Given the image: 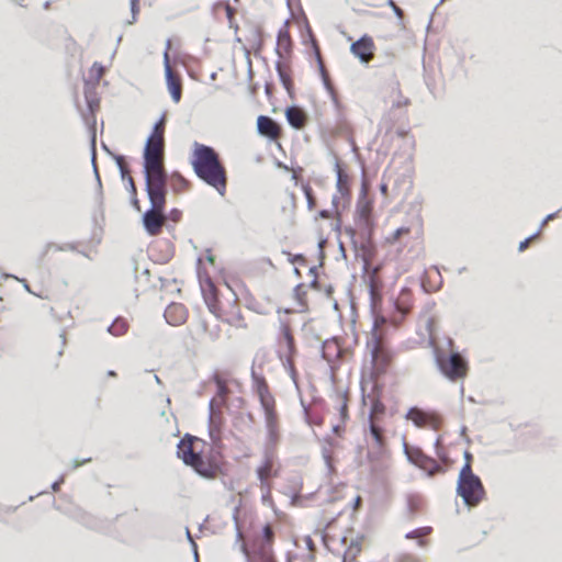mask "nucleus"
<instances>
[{
    "label": "nucleus",
    "mask_w": 562,
    "mask_h": 562,
    "mask_svg": "<svg viewBox=\"0 0 562 562\" xmlns=\"http://www.w3.org/2000/svg\"><path fill=\"white\" fill-rule=\"evenodd\" d=\"M285 117L289 125L296 130L302 128L307 120L305 112L296 105H291L285 110Z\"/></svg>",
    "instance_id": "14"
},
{
    "label": "nucleus",
    "mask_w": 562,
    "mask_h": 562,
    "mask_svg": "<svg viewBox=\"0 0 562 562\" xmlns=\"http://www.w3.org/2000/svg\"><path fill=\"white\" fill-rule=\"evenodd\" d=\"M286 26H288V21H285L283 27H281L279 30L278 36H277L276 53L279 56V58H283L284 54L290 53L291 47H292L291 37H290Z\"/></svg>",
    "instance_id": "13"
},
{
    "label": "nucleus",
    "mask_w": 562,
    "mask_h": 562,
    "mask_svg": "<svg viewBox=\"0 0 562 562\" xmlns=\"http://www.w3.org/2000/svg\"><path fill=\"white\" fill-rule=\"evenodd\" d=\"M374 43L371 36L364 34L350 45V52L362 64H368L373 58Z\"/></svg>",
    "instance_id": "7"
},
{
    "label": "nucleus",
    "mask_w": 562,
    "mask_h": 562,
    "mask_svg": "<svg viewBox=\"0 0 562 562\" xmlns=\"http://www.w3.org/2000/svg\"><path fill=\"white\" fill-rule=\"evenodd\" d=\"M407 104H408V99H404V100H397L396 102H394L393 106L401 108V106L407 105Z\"/></svg>",
    "instance_id": "55"
},
{
    "label": "nucleus",
    "mask_w": 562,
    "mask_h": 562,
    "mask_svg": "<svg viewBox=\"0 0 562 562\" xmlns=\"http://www.w3.org/2000/svg\"><path fill=\"white\" fill-rule=\"evenodd\" d=\"M457 494L469 507L476 506L485 495L481 479L473 473L471 464L469 463H464L460 470Z\"/></svg>",
    "instance_id": "4"
},
{
    "label": "nucleus",
    "mask_w": 562,
    "mask_h": 562,
    "mask_svg": "<svg viewBox=\"0 0 562 562\" xmlns=\"http://www.w3.org/2000/svg\"><path fill=\"white\" fill-rule=\"evenodd\" d=\"M166 113H162L159 120L154 124L151 133L149 135H162L165 136V125H166Z\"/></svg>",
    "instance_id": "28"
},
{
    "label": "nucleus",
    "mask_w": 562,
    "mask_h": 562,
    "mask_svg": "<svg viewBox=\"0 0 562 562\" xmlns=\"http://www.w3.org/2000/svg\"><path fill=\"white\" fill-rule=\"evenodd\" d=\"M293 294L295 296V299L299 301L300 305H304V303L302 302V297L303 295L305 294V291H304V285L303 284H297L294 290H293Z\"/></svg>",
    "instance_id": "35"
},
{
    "label": "nucleus",
    "mask_w": 562,
    "mask_h": 562,
    "mask_svg": "<svg viewBox=\"0 0 562 562\" xmlns=\"http://www.w3.org/2000/svg\"><path fill=\"white\" fill-rule=\"evenodd\" d=\"M281 330H282V335L286 341V346H288V350H289V353L290 356L294 352L295 348H294V338L291 334V330L290 328L286 326V325H282L281 326Z\"/></svg>",
    "instance_id": "27"
},
{
    "label": "nucleus",
    "mask_w": 562,
    "mask_h": 562,
    "mask_svg": "<svg viewBox=\"0 0 562 562\" xmlns=\"http://www.w3.org/2000/svg\"><path fill=\"white\" fill-rule=\"evenodd\" d=\"M380 191L382 194L386 195L387 193V184L386 183H381L380 184Z\"/></svg>",
    "instance_id": "62"
},
{
    "label": "nucleus",
    "mask_w": 562,
    "mask_h": 562,
    "mask_svg": "<svg viewBox=\"0 0 562 562\" xmlns=\"http://www.w3.org/2000/svg\"><path fill=\"white\" fill-rule=\"evenodd\" d=\"M325 89L330 93L333 98H335V90L329 80V77L322 78Z\"/></svg>",
    "instance_id": "40"
},
{
    "label": "nucleus",
    "mask_w": 562,
    "mask_h": 562,
    "mask_svg": "<svg viewBox=\"0 0 562 562\" xmlns=\"http://www.w3.org/2000/svg\"><path fill=\"white\" fill-rule=\"evenodd\" d=\"M319 216L323 217V218H328L329 217V211L327 210H322L319 212Z\"/></svg>",
    "instance_id": "64"
},
{
    "label": "nucleus",
    "mask_w": 562,
    "mask_h": 562,
    "mask_svg": "<svg viewBox=\"0 0 562 562\" xmlns=\"http://www.w3.org/2000/svg\"><path fill=\"white\" fill-rule=\"evenodd\" d=\"M186 533H187V539L189 540V542H190V543L193 546V548H194V555H195V560H198L196 544H195V542L193 541V538H192V536H191V533H190V531H189V529H188V528L186 529Z\"/></svg>",
    "instance_id": "51"
},
{
    "label": "nucleus",
    "mask_w": 562,
    "mask_h": 562,
    "mask_svg": "<svg viewBox=\"0 0 562 562\" xmlns=\"http://www.w3.org/2000/svg\"><path fill=\"white\" fill-rule=\"evenodd\" d=\"M251 379L254 383V387L256 389L261 405L270 404L272 401V397L269 393L268 384L265 380V378L260 374H258L255 369H251Z\"/></svg>",
    "instance_id": "12"
},
{
    "label": "nucleus",
    "mask_w": 562,
    "mask_h": 562,
    "mask_svg": "<svg viewBox=\"0 0 562 562\" xmlns=\"http://www.w3.org/2000/svg\"><path fill=\"white\" fill-rule=\"evenodd\" d=\"M370 434L372 436V438L374 439L375 443L379 446V447H382L383 443H384V439H383V436H382V431L381 429L375 426L373 423L370 424Z\"/></svg>",
    "instance_id": "30"
},
{
    "label": "nucleus",
    "mask_w": 562,
    "mask_h": 562,
    "mask_svg": "<svg viewBox=\"0 0 562 562\" xmlns=\"http://www.w3.org/2000/svg\"><path fill=\"white\" fill-rule=\"evenodd\" d=\"M272 469V460L271 457L266 454L263 463L257 468V477L259 479L261 485L263 486L267 482V477L271 474Z\"/></svg>",
    "instance_id": "22"
},
{
    "label": "nucleus",
    "mask_w": 562,
    "mask_h": 562,
    "mask_svg": "<svg viewBox=\"0 0 562 562\" xmlns=\"http://www.w3.org/2000/svg\"><path fill=\"white\" fill-rule=\"evenodd\" d=\"M130 328V323L126 318L122 316H117L111 325L108 326V334H111L115 337L123 336L127 333Z\"/></svg>",
    "instance_id": "17"
},
{
    "label": "nucleus",
    "mask_w": 562,
    "mask_h": 562,
    "mask_svg": "<svg viewBox=\"0 0 562 562\" xmlns=\"http://www.w3.org/2000/svg\"><path fill=\"white\" fill-rule=\"evenodd\" d=\"M358 214L361 220H363L366 223L369 221V215L371 212V207L369 203L359 204L357 207Z\"/></svg>",
    "instance_id": "31"
},
{
    "label": "nucleus",
    "mask_w": 562,
    "mask_h": 562,
    "mask_svg": "<svg viewBox=\"0 0 562 562\" xmlns=\"http://www.w3.org/2000/svg\"><path fill=\"white\" fill-rule=\"evenodd\" d=\"M305 543L310 551H313L315 549V544L310 536L305 537Z\"/></svg>",
    "instance_id": "53"
},
{
    "label": "nucleus",
    "mask_w": 562,
    "mask_h": 562,
    "mask_svg": "<svg viewBox=\"0 0 562 562\" xmlns=\"http://www.w3.org/2000/svg\"><path fill=\"white\" fill-rule=\"evenodd\" d=\"M132 204L133 206L137 210V211H140V207H139V202L136 198V194L135 195H132Z\"/></svg>",
    "instance_id": "57"
},
{
    "label": "nucleus",
    "mask_w": 562,
    "mask_h": 562,
    "mask_svg": "<svg viewBox=\"0 0 562 562\" xmlns=\"http://www.w3.org/2000/svg\"><path fill=\"white\" fill-rule=\"evenodd\" d=\"M276 70L278 72L279 79H280L282 86L284 87V89L288 91L289 94H292V90H293L292 79H291L290 75L286 74V71L284 70L283 65L280 60H278L276 63Z\"/></svg>",
    "instance_id": "21"
},
{
    "label": "nucleus",
    "mask_w": 562,
    "mask_h": 562,
    "mask_svg": "<svg viewBox=\"0 0 562 562\" xmlns=\"http://www.w3.org/2000/svg\"><path fill=\"white\" fill-rule=\"evenodd\" d=\"M103 67L102 65L94 64L90 69V76L89 79L86 81V100L88 103V108L90 112L93 114L95 111L100 110V100L97 99L92 94V89L95 87V85L99 82L103 75Z\"/></svg>",
    "instance_id": "6"
},
{
    "label": "nucleus",
    "mask_w": 562,
    "mask_h": 562,
    "mask_svg": "<svg viewBox=\"0 0 562 562\" xmlns=\"http://www.w3.org/2000/svg\"><path fill=\"white\" fill-rule=\"evenodd\" d=\"M430 530H431V528H429V527L417 528L412 531H408L405 535V538L406 539H418V544L420 547H424L426 542H425V540H423V537L427 536L430 532Z\"/></svg>",
    "instance_id": "25"
},
{
    "label": "nucleus",
    "mask_w": 562,
    "mask_h": 562,
    "mask_svg": "<svg viewBox=\"0 0 562 562\" xmlns=\"http://www.w3.org/2000/svg\"><path fill=\"white\" fill-rule=\"evenodd\" d=\"M133 272H134L135 279L138 280L139 279V276H138V265H137V261H135V260L133 262Z\"/></svg>",
    "instance_id": "58"
},
{
    "label": "nucleus",
    "mask_w": 562,
    "mask_h": 562,
    "mask_svg": "<svg viewBox=\"0 0 562 562\" xmlns=\"http://www.w3.org/2000/svg\"><path fill=\"white\" fill-rule=\"evenodd\" d=\"M405 418L412 420L414 425L419 428L430 426L437 429L439 427V419L434 413L425 412L416 406L408 409Z\"/></svg>",
    "instance_id": "8"
},
{
    "label": "nucleus",
    "mask_w": 562,
    "mask_h": 562,
    "mask_svg": "<svg viewBox=\"0 0 562 562\" xmlns=\"http://www.w3.org/2000/svg\"><path fill=\"white\" fill-rule=\"evenodd\" d=\"M386 4L393 10L394 14L398 19L403 18V14H404L403 10L393 0H387Z\"/></svg>",
    "instance_id": "37"
},
{
    "label": "nucleus",
    "mask_w": 562,
    "mask_h": 562,
    "mask_svg": "<svg viewBox=\"0 0 562 562\" xmlns=\"http://www.w3.org/2000/svg\"><path fill=\"white\" fill-rule=\"evenodd\" d=\"M376 272H378V268H373L372 272H371V274L369 277V291H370V293L373 292L374 279H375Z\"/></svg>",
    "instance_id": "45"
},
{
    "label": "nucleus",
    "mask_w": 562,
    "mask_h": 562,
    "mask_svg": "<svg viewBox=\"0 0 562 562\" xmlns=\"http://www.w3.org/2000/svg\"><path fill=\"white\" fill-rule=\"evenodd\" d=\"M435 361L439 371L451 381L462 379L467 374L468 362L458 351L446 355L443 351L435 349Z\"/></svg>",
    "instance_id": "5"
},
{
    "label": "nucleus",
    "mask_w": 562,
    "mask_h": 562,
    "mask_svg": "<svg viewBox=\"0 0 562 562\" xmlns=\"http://www.w3.org/2000/svg\"><path fill=\"white\" fill-rule=\"evenodd\" d=\"M127 182V190L132 193V195L136 194V187L132 177L125 180Z\"/></svg>",
    "instance_id": "47"
},
{
    "label": "nucleus",
    "mask_w": 562,
    "mask_h": 562,
    "mask_svg": "<svg viewBox=\"0 0 562 562\" xmlns=\"http://www.w3.org/2000/svg\"><path fill=\"white\" fill-rule=\"evenodd\" d=\"M209 436L214 448L221 447V428L215 426H209Z\"/></svg>",
    "instance_id": "29"
},
{
    "label": "nucleus",
    "mask_w": 562,
    "mask_h": 562,
    "mask_svg": "<svg viewBox=\"0 0 562 562\" xmlns=\"http://www.w3.org/2000/svg\"><path fill=\"white\" fill-rule=\"evenodd\" d=\"M273 529L270 525L262 528V542L260 546V555L271 554V544L273 541Z\"/></svg>",
    "instance_id": "19"
},
{
    "label": "nucleus",
    "mask_w": 562,
    "mask_h": 562,
    "mask_svg": "<svg viewBox=\"0 0 562 562\" xmlns=\"http://www.w3.org/2000/svg\"><path fill=\"white\" fill-rule=\"evenodd\" d=\"M384 405L381 401L374 400L371 405L370 409V418H372L373 415H380L384 413Z\"/></svg>",
    "instance_id": "32"
},
{
    "label": "nucleus",
    "mask_w": 562,
    "mask_h": 562,
    "mask_svg": "<svg viewBox=\"0 0 562 562\" xmlns=\"http://www.w3.org/2000/svg\"><path fill=\"white\" fill-rule=\"evenodd\" d=\"M181 212L177 209H173L170 214L167 216L171 218L172 221L177 222L180 218Z\"/></svg>",
    "instance_id": "52"
},
{
    "label": "nucleus",
    "mask_w": 562,
    "mask_h": 562,
    "mask_svg": "<svg viewBox=\"0 0 562 562\" xmlns=\"http://www.w3.org/2000/svg\"><path fill=\"white\" fill-rule=\"evenodd\" d=\"M326 244V239H321L317 244V247H318V256H319V266H323V261H324V258H325V254H324V245Z\"/></svg>",
    "instance_id": "42"
},
{
    "label": "nucleus",
    "mask_w": 562,
    "mask_h": 562,
    "mask_svg": "<svg viewBox=\"0 0 562 562\" xmlns=\"http://www.w3.org/2000/svg\"><path fill=\"white\" fill-rule=\"evenodd\" d=\"M164 68H165V78L168 90L172 100L178 103L182 95V87L180 79H177L173 76V72L170 67L169 53L164 52Z\"/></svg>",
    "instance_id": "9"
},
{
    "label": "nucleus",
    "mask_w": 562,
    "mask_h": 562,
    "mask_svg": "<svg viewBox=\"0 0 562 562\" xmlns=\"http://www.w3.org/2000/svg\"><path fill=\"white\" fill-rule=\"evenodd\" d=\"M539 232L540 231L536 232L535 234L530 235L529 237H527L522 241H520L519 246H518V250L524 251L528 247L530 240H532L533 238H536L538 236Z\"/></svg>",
    "instance_id": "38"
},
{
    "label": "nucleus",
    "mask_w": 562,
    "mask_h": 562,
    "mask_svg": "<svg viewBox=\"0 0 562 562\" xmlns=\"http://www.w3.org/2000/svg\"><path fill=\"white\" fill-rule=\"evenodd\" d=\"M183 314V307L181 305L171 304L165 312V318L171 325H179L184 322Z\"/></svg>",
    "instance_id": "16"
},
{
    "label": "nucleus",
    "mask_w": 562,
    "mask_h": 562,
    "mask_svg": "<svg viewBox=\"0 0 562 562\" xmlns=\"http://www.w3.org/2000/svg\"><path fill=\"white\" fill-rule=\"evenodd\" d=\"M317 64H318V69H319L321 77L322 78L328 77L327 70H326L324 64L322 63L319 56H317Z\"/></svg>",
    "instance_id": "46"
},
{
    "label": "nucleus",
    "mask_w": 562,
    "mask_h": 562,
    "mask_svg": "<svg viewBox=\"0 0 562 562\" xmlns=\"http://www.w3.org/2000/svg\"><path fill=\"white\" fill-rule=\"evenodd\" d=\"M360 551H361L360 541L358 539L351 540L348 549L345 552L342 562H348L349 560L350 561L356 560V558L360 553Z\"/></svg>",
    "instance_id": "24"
},
{
    "label": "nucleus",
    "mask_w": 562,
    "mask_h": 562,
    "mask_svg": "<svg viewBox=\"0 0 562 562\" xmlns=\"http://www.w3.org/2000/svg\"><path fill=\"white\" fill-rule=\"evenodd\" d=\"M165 136L149 135L143 150V173L145 182L168 183L164 167Z\"/></svg>",
    "instance_id": "2"
},
{
    "label": "nucleus",
    "mask_w": 562,
    "mask_h": 562,
    "mask_svg": "<svg viewBox=\"0 0 562 562\" xmlns=\"http://www.w3.org/2000/svg\"><path fill=\"white\" fill-rule=\"evenodd\" d=\"M323 457H324V460H325V463H326L327 468H328L329 470H331V461H330V457H329V454L327 453V451H326V450H324V451H323Z\"/></svg>",
    "instance_id": "54"
},
{
    "label": "nucleus",
    "mask_w": 562,
    "mask_h": 562,
    "mask_svg": "<svg viewBox=\"0 0 562 562\" xmlns=\"http://www.w3.org/2000/svg\"><path fill=\"white\" fill-rule=\"evenodd\" d=\"M119 171H120V175H121V178H122L123 181H125L126 179H128V177H131L130 176V169H128L127 165L124 166V167H121L119 169Z\"/></svg>",
    "instance_id": "48"
},
{
    "label": "nucleus",
    "mask_w": 562,
    "mask_h": 562,
    "mask_svg": "<svg viewBox=\"0 0 562 562\" xmlns=\"http://www.w3.org/2000/svg\"><path fill=\"white\" fill-rule=\"evenodd\" d=\"M260 562H274L271 554L260 555Z\"/></svg>",
    "instance_id": "56"
},
{
    "label": "nucleus",
    "mask_w": 562,
    "mask_h": 562,
    "mask_svg": "<svg viewBox=\"0 0 562 562\" xmlns=\"http://www.w3.org/2000/svg\"><path fill=\"white\" fill-rule=\"evenodd\" d=\"M192 463L193 464H190V467H192L200 476L205 479H213L218 470L216 464L204 461L201 454Z\"/></svg>",
    "instance_id": "15"
},
{
    "label": "nucleus",
    "mask_w": 562,
    "mask_h": 562,
    "mask_svg": "<svg viewBox=\"0 0 562 562\" xmlns=\"http://www.w3.org/2000/svg\"><path fill=\"white\" fill-rule=\"evenodd\" d=\"M267 432H268L269 443L274 446L278 442V440H279L278 427L277 428H272V429H267Z\"/></svg>",
    "instance_id": "36"
},
{
    "label": "nucleus",
    "mask_w": 562,
    "mask_h": 562,
    "mask_svg": "<svg viewBox=\"0 0 562 562\" xmlns=\"http://www.w3.org/2000/svg\"><path fill=\"white\" fill-rule=\"evenodd\" d=\"M339 414L342 422H345L348 418V407H347V397L344 395V402L339 407Z\"/></svg>",
    "instance_id": "39"
},
{
    "label": "nucleus",
    "mask_w": 562,
    "mask_h": 562,
    "mask_svg": "<svg viewBox=\"0 0 562 562\" xmlns=\"http://www.w3.org/2000/svg\"><path fill=\"white\" fill-rule=\"evenodd\" d=\"M310 274H312L314 278H317V267L313 266L310 268Z\"/></svg>",
    "instance_id": "63"
},
{
    "label": "nucleus",
    "mask_w": 562,
    "mask_h": 562,
    "mask_svg": "<svg viewBox=\"0 0 562 562\" xmlns=\"http://www.w3.org/2000/svg\"><path fill=\"white\" fill-rule=\"evenodd\" d=\"M463 457H464V459H465V463L471 464L472 454H471L469 451H464Z\"/></svg>",
    "instance_id": "61"
},
{
    "label": "nucleus",
    "mask_w": 562,
    "mask_h": 562,
    "mask_svg": "<svg viewBox=\"0 0 562 562\" xmlns=\"http://www.w3.org/2000/svg\"><path fill=\"white\" fill-rule=\"evenodd\" d=\"M304 192H305V195H306L308 209L312 210L315 206V201H314V199L312 196L311 189L308 187H306L304 189Z\"/></svg>",
    "instance_id": "41"
},
{
    "label": "nucleus",
    "mask_w": 562,
    "mask_h": 562,
    "mask_svg": "<svg viewBox=\"0 0 562 562\" xmlns=\"http://www.w3.org/2000/svg\"><path fill=\"white\" fill-rule=\"evenodd\" d=\"M193 441H198V438L186 434L177 446V456L186 465L193 464L192 462L200 456V453L195 452L193 449Z\"/></svg>",
    "instance_id": "10"
},
{
    "label": "nucleus",
    "mask_w": 562,
    "mask_h": 562,
    "mask_svg": "<svg viewBox=\"0 0 562 562\" xmlns=\"http://www.w3.org/2000/svg\"><path fill=\"white\" fill-rule=\"evenodd\" d=\"M408 232H409V228H407V227H400V228H397L393 233L392 240L393 241L397 240L402 235L407 234Z\"/></svg>",
    "instance_id": "43"
},
{
    "label": "nucleus",
    "mask_w": 562,
    "mask_h": 562,
    "mask_svg": "<svg viewBox=\"0 0 562 562\" xmlns=\"http://www.w3.org/2000/svg\"><path fill=\"white\" fill-rule=\"evenodd\" d=\"M140 276L144 277L146 279V281H147L148 277H149V269L146 268V267H143Z\"/></svg>",
    "instance_id": "59"
},
{
    "label": "nucleus",
    "mask_w": 562,
    "mask_h": 562,
    "mask_svg": "<svg viewBox=\"0 0 562 562\" xmlns=\"http://www.w3.org/2000/svg\"><path fill=\"white\" fill-rule=\"evenodd\" d=\"M191 164L202 181L213 187L221 195L225 194L226 170L213 147L195 142Z\"/></svg>",
    "instance_id": "1"
},
{
    "label": "nucleus",
    "mask_w": 562,
    "mask_h": 562,
    "mask_svg": "<svg viewBox=\"0 0 562 562\" xmlns=\"http://www.w3.org/2000/svg\"><path fill=\"white\" fill-rule=\"evenodd\" d=\"M263 409H265V418H266V428L267 429H272V428H277V416H276V413L273 411V407L270 404H266V405H262Z\"/></svg>",
    "instance_id": "26"
},
{
    "label": "nucleus",
    "mask_w": 562,
    "mask_h": 562,
    "mask_svg": "<svg viewBox=\"0 0 562 562\" xmlns=\"http://www.w3.org/2000/svg\"><path fill=\"white\" fill-rule=\"evenodd\" d=\"M145 191L150 207L143 214L142 223L148 235L156 236L160 233L167 218L165 214L167 183L145 182Z\"/></svg>",
    "instance_id": "3"
},
{
    "label": "nucleus",
    "mask_w": 562,
    "mask_h": 562,
    "mask_svg": "<svg viewBox=\"0 0 562 562\" xmlns=\"http://www.w3.org/2000/svg\"><path fill=\"white\" fill-rule=\"evenodd\" d=\"M213 380L216 384V394L218 397H221V401H217V404L225 405L226 404V396L228 395V387L223 379H221L220 375L214 374Z\"/></svg>",
    "instance_id": "23"
},
{
    "label": "nucleus",
    "mask_w": 562,
    "mask_h": 562,
    "mask_svg": "<svg viewBox=\"0 0 562 562\" xmlns=\"http://www.w3.org/2000/svg\"><path fill=\"white\" fill-rule=\"evenodd\" d=\"M257 132L265 137L273 139L279 132L278 124L270 116L259 115L257 119Z\"/></svg>",
    "instance_id": "11"
},
{
    "label": "nucleus",
    "mask_w": 562,
    "mask_h": 562,
    "mask_svg": "<svg viewBox=\"0 0 562 562\" xmlns=\"http://www.w3.org/2000/svg\"><path fill=\"white\" fill-rule=\"evenodd\" d=\"M139 0H130L132 20L128 21V24H133L136 21L137 14L139 12Z\"/></svg>",
    "instance_id": "33"
},
{
    "label": "nucleus",
    "mask_w": 562,
    "mask_h": 562,
    "mask_svg": "<svg viewBox=\"0 0 562 562\" xmlns=\"http://www.w3.org/2000/svg\"><path fill=\"white\" fill-rule=\"evenodd\" d=\"M205 297V303L209 307V310L215 314L216 312V308H217V303L216 302H211L210 301V297L207 295L204 296Z\"/></svg>",
    "instance_id": "49"
},
{
    "label": "nucleus",
    "mask_w": 562,
    "mask_h": 562,
    "mask_svg": "<svg viewBox=\"0 0 562 562\" xmlns=\"http://www.w3.org/2000/svg\"><path fill=\"white\" fill-rule=\"evenodd\" d=\"M374 340H375L374 341V347L371 350V355H372L373 358L376 357V352H378V339H376V337H374Z\"/></svg>",
    "instance_id": "60"
},
{
    "label": "nucleus",
    "mask_w": 562,
    "mask_h": 562,
    "mask_svg": "<svg viewBox=\"0 0 562 562\" xmlns=\"http://www.w3.org/2000/svg\"><path fill=\"white\" fill-rule=\"evenodd\" d=\"M289 255V261L292 262V263H295V262H301L303 263L305 261V258L303 255L301 254H297V255H291L290 252H288Z\"/></svg>",
    "instance_id": "44"
},
{
    "label": "nucleus",
    "mask_w": 562,
    "mask_h": 562,
    "mask_svg": "<svg viewBox=\"0 0 562 562\" xmlns=\"http://www.w3.org/2000/svg\"><path fill=\"white\" fill-rule=\"evenodd\" d=\"M335 171H336V187H337V190L339 191V193L341 195H347L348 194V189L345 186H346V183L348 181V177L341 170L339 161L337 159L335 161Z\"/></svg>",
    "instance_id": "20"
},
{
    "label": "nucleus",
    "mask_w": 562,
    "mask_h": 562,
    "mask_svg": "<svg viewBox=\"0 0 562 562\" xmlns=\"http://www.w3.org/2000/svg\"><path fill=\"white\" fill-rule=\"evenodd\" d=\"M558 213H559V211H558V212H554V213H550V214H548V215L543 218V221L541 222V224H540V229H541V228H542V227H543V226H544L549 221H552L553 218H555V216H557V214H558Z\"/></svg>",
    "instance_id": "50"
},
{
    "label": "nucleus",
    "mask_w": 562,
    "mask_h": 562,
    "mask_svg": "<svg viewBox=\"0 0 562 562\" xmlns=\"http://www.w3.org/2000/svg\"><path fill=\"white\" fill-rule=\"evenodd\" d=\"M108 156H111L115 160L117 169L126 166L125 157L112 153L109 148H108Z\"/></svg>",
    "instance_id": "34"
},
{
    "label": "nucleus",
    "mask_w": 562,
    "mask_h": 562,
    "mask_svg": "<svg viewBox=\"0 0 562 562\" xmlns=\"http://www.w3.org/2000/svg\"><path fill=\"white\" fill-rule=\"evenodd\" d=\"M209 426L222 427L223 417L221 413V405L217 404L215 398H212L209 403Z\"/></svg>",
    "instance_id": "18"
}]
</instances>
